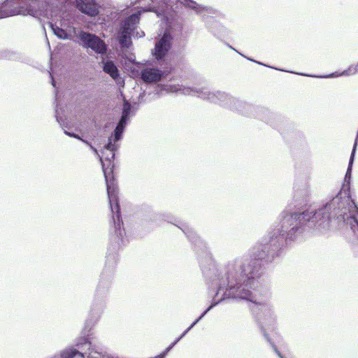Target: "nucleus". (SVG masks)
I'll return each instance as SVG.
<instances>
[{"label": "nucleus", "instance_id": "nucleus-18", "mask_svg": "<svg viewBox=\"0 0 358 358\" xmlns=\"http://www.w3.org/2000/svg\"><path fill=\"white\" fill-rule=\"evenodd\" d=\"M55 117H56V119H57V122L60 124V126L63 128L64 131V134L70 137H73V138H78V139H81V137L79 136L78 134L73 133V132H69L67 131H66L64 129V127H66L65 125H64V120H63V118L61 117L60 115V113H59V108H58V106H57V108L55 110Z\"/></svg>", "mask_w": 358, "mask_h": 358}, {"label": "nucleus", "instance_id": "nucleus-28", "mask_svg": "<svg viewBox=\"0 0 358 358\" xmlns=\"http://www.w3.org/2000/svg\"><path fill=\"white\" fill-rule=\"evenodd\" d=\"M352 232L355 234H358V228L357 229H350Z\"/></svg>", "mask_w": 358, "mask_h": 358}, {"label": "nucleus", "instance_id": "nucleus-20", "mask_svg": "<svg viewBox=\"0 0 358 358\" xmlns=\"http://www.w3.org/2000/svg\"><path fill=\"white\" fill-rule=\"evenodd\" d=\"M131 105L127 100H124L122 115L126 118H129L131 113Z\"/></svg>", "mask_w": 358, "mask_h": 358}, {"label": "nucleus", "instance_id": "nucleus-26", "mask_svg": "<svg viewBox=\"0 0 358 358\" xmlns=\"http://www.w3.org/2000/svg\"><path fill=\"white\" fill-rule=\"evenodd\" d=\"M354 207V211H355V217H356L358 219V206H353Z\"/></svg>", "mask_w": 358, "mask_h": 358}, {"label": "nucleus", "instance_id": "nucleus-9", "mask_svg": "<svg viewBox=\"0 0 358 358\" xmlns=\"http://www.w3.org/2000/svg\"><path fill=\"white\" fill-rule=\"evenodd\" d=\"M251 115L266 122V124H270L273 127H277V121L278 120V117L276 114L271 112L268 108L261 106H255V109L252 110V113L250 115Z\"/></svg>", "mask_w": 358, "mask_h": 358}, {"label": "nucleus", "instance_id": "nucleus-1", "mask_svg": "<svg viewBox=\"0 0 358 358\" xmlns=\"http://www.w3.org/2000/svg\"><path fill=\"white\" fill-rule=\"evenodd\" d=\"M185 234L197 252H201L205 258L200 261L203 275L209 287L215 290V296L219 303L227 300L245 301L250 302L251 311L260 331L271 347L274 343L266 327L273 328L276 322V315L273 305L268 301H259L257 292L265 283V267L261 266V272L256 277L250 271L248 266L238 268V262L242 264H251L243 258H235L223 265H218L213 257L207 243L199 237L193 228L187 224H174Z\"/></svg>", "mask_w": 358, "mask_h": 358}, {"label": "nucleus", "instance_id": "nucleus-37", "mask_svg": "<svg viewBox=\"0 0 358 358\" xmlns=\"http://www.w3.org/2000/svg\"><path fill=\"white\" fill-rule=\"evenodd\" d=\"M238 55H241V56H243V54H241V52H238Z\"/></svg>", "mask_w": 358, "mask_h": 358}, {"label": "nucleus", "instance_id": "nucleus-13", "mask_svg": "<svg viewBox=\"0 0 358 358\" xmlns=\"http://www.w3.org/2000/svg\"><path fill=\"white\" fill-rule=\"evenodd\" d=\"M218 297L214 295L212 300V303L202 313L201 315L196 319L192 324L183 331V333L174 341L175 343H177L180 340H181L206 314L209 312L213 307L219 304Z\"/></svg>", "mask_w": 358, "mask_h": 358}, {"label": "nucleus", "instance_id": "nucleus-35", "mask_svg": "<svg viewBox=\"0 0 358 358\" xmlns=\"http://www.w3.org/2000/svg\"><path fill=\"white\" fill-rule=\"evenodd\" d=\"M238 55H241V56H243V54H241V52H238Z\"/></svg>", "mask_w": 358, "mask_h": 358}, {"label": "nucleus", "instance_id": "nucleus-8", "mask_svg": "<svg viewBox=\"0 0 358 358\" xmlns=\"http://www.w3.org/2000/svg\"><path fill=\"white\" fill-rule=\"evenodd\" d=\"M171 70L172 68L170 66L165 67L164 70L154 67H146L141 71V78L145 83H155L166 77L171 72Z\"/></svg>", "mask_w": 358, "mask_h": 358}, {"label": "nucleus", "instance_id": "nucleus-34", "mask_svg": "<svg viewBox=\"0 0 358 358\" xmlns=\"http://www.w3.org/2000/svg\"><path fill=\"white\" fill-rule=\"evenodd\" d=\"M230 48H232L233 50H235V48H232V46H229Z\"/></svg>", "mask_w": 358, "mask_h": 358}, {"label": "nucleus", "instance_id": "nucleus-19", "mask_svg": "<svg viewBox=\"0 0 358 358\" xmlns=\"http://www.w3.org/2000/svg\"><path fill=\"white\" fill-rule=\"evenodd\" d=\"M51 28L54 32V34L59 38L61 39H66L68 38V34L66 33V31L65 30H64L63 29L56 26V25H54L52 24H51Z\"/></svg>", "mask_w": 358, "mask_h": 358}, {"label": "nucleus", "instance_id": "nucleus-4", "mask_svg": "<svg viewBox=\"0 0 358 358\" xmlns=\"http://www.w3.org/2000/svg\"><path fill=\"white\" fill-rule=\"evenodd\" d=\"M357 204L347 196L340 192L317 210H313L317 229H328L331 223L350 229L358 228V219L355 217L354 207Z\"/></svg>", "mask_w": 358, "mask_h": 358}, {"label": "nucleus", "instance_id": "nucleus-11", "mask_svg": "<svg viewBox=\"0 0 358 358\" xmlns=\"http://www.w3.org/2000/svg\"><path fill=\"white\" fill-rule=\"evenodd\" d=\"M77 7L82 13L90 16H96L99 13L94 0H77Z\"/></svg>", "mask_w": 358, "mask_h": 358}, {"label": "nucleus", "instance_id": "nucleus-7", "mask_svg": "<svg viewBox=\"0 0 358 358\" xmlns=\"http://www.w3.org/2000/svg\"><path fill=\"white\" fill-rule=\"evenodd\" d=\"M172 40L171 34L166 30L162 37L156 43L152 54L159 64L164 61L166 55L171 48Z\"/></svg>", "mask_w": 358, "mask_h": 358}, {"label": "nucleus", "instance_id": "nucleus-24", "mask_svg": "<svg viewBox=\"0 0 358 358\" xmlns=\"http://www.w3.org/2000/svg\"><path fill=\"white\" fill-rule=\"evenodd\" d=\"M176 343L175 342L172 343L168 348L165 349V350L162 352L166 356L168 352L175 346Z\"/></svg>", "mask_w": 358, "mask_h": 358}, {"label": "nucleus", "instance_id": "nucleus-17", "mask_svg": "<svg viewBox=\"0 0 358 358\" xmlns=\"http://www.w3.org/2000/svg\"><path fill=\"white\" fill-rule=\"evenodd\" d=\"M357 145V140H355V142L354 143L353 148H352V150L351 152V155L350 157L348 167L345 176V181L348 182H349L350 178H351L352 166V164L354 162V157H355V155L356 152Z\"/></svg>", "mask_w": 358, "mask_h": 358}, {"label": "nucleus", "instance_id": "nucleus-6", "mask_svg": "<svg viewBox=\"0 0 358 358\" xmlns=\"http://www.w3.org/2000/svg\"><path fill=\"white\" fill-rule=\"evenodd\" d=\"M78 37L80 41V44L85 48L92 50L99 55H105L108 50V46L99 36L94 34L80 31Z\"/></svg>", "mask_w": 358, "mask_h": 358}, {"label": "nucleus", "instance_id": "nucleus-12", "mask_svg": "<svg viewBox=\"0 0 358 358\" xmlns=\"http://www.w3.org/2000/svg\"><path fill=\"white\" fill-rule=\"evenodd\" d=\"M231 105L229 106V109L236 110L245 115H250L252 110L255 109V106L235 97H233Z\"/></svg>", "mask_w": 358, "mask_h": 358}, {"label": "nucleus", "instance_id": "nucleus-2", "mask_svg": "<svg viewBox=\"0 0 358 358\" xmlns=\"http://www.w3.org/2000/svg\"><path fill=\"white\" fill-rule=\"evenodd\" d=\"M310 196V189L308 184L296 185L293 201L294 208L299 210H283L278 218V222H275L252 247L250 257H242L251 264H244L238 262L237 268L248 266L250 271H253L252 273L257 277L259 275L258 272H261V266L278 262L288 245L301 240L306 231L317 229L313 210L301 211V208L308 204Z\"/></svg>", "mask_w": 358, "mask_h": 358}, {"label": "nucleus", "instance_id": "nucleus-25", "mask_svg": "<svg viewBox=\"0 0 358 358\" xmlns=\"http://www.w3.org/2000/svg\"><path fill=\"white\" fill-rule=\"evenodd\" d=\"M90 148L94 152V154L96 155H97L99 157H100V155L99 154V152L96 150V148H95L92 145H90Z\"/></svg>", "mask_w": 358, "mask_h": 358}, {"label": "nucleus", "instance_id": "nucleus-27", "mask_svg": "<svg viewBox=\"0 0 358 358\" xmlns=\"http://www.w3.org/2000/svg\"><path fill=\"white\" fill-rule=\"evenodd\" d=\"M79 140L81 141L82 142H83L85 144L89 145V146H90V145H92L89 141H86V140H85V139H83L82 138H81V139H79Z\"/></svg>", "mask_w": 358, "mask_h": 358}, {"label": "nucleus", "instance_id": "nucleus-21", "mask_svg": "<svg viewBox=\"0 0 358 358\" xmlns=\"http://www.w3.org/2000/svg\"><path fill=\"white\" fill-rule=\"evenodd\" d=\"M124 130L122 129V128H118L115 127L113 134L110 136L112 137V143H116L120 141L122 138V134Z\"/></svg>", "mask_w": 358, "mask_h": 358}, {"label": "nucleus", "instance_id": "nucleus-29", "mask_svg": "<svg viewBox=\"0 0 358 358\" xmlns=\"http://www.w3.org/2000/svg\"><path fill=\"white\" fill-rule=\"evenodd\" d=\"M247 59H248V60H250V61L257 62V63H258L259 64L264 65V64H262L261 62H257V61H255V60H254V59H250V58H248V57H247Z\"/></svg>", "mask_w": 358, "mask_h": 358}, {"label": "nucleus", "instance_id": "nucleus-3", "mask_svg": "<svg viewBox=\"0 0 358 358\" xmlns=\"http://www.w3.org/2000/svg\"><path fill=\"white\" fill-rule=\"evenodd\" d=\"M118 145L112 143V137H109L108 143L101 150L99 159L101 162L102 170L104 174L108 197L109 200L111 213L113 214V224L110 227L109 232L111 243L115 248L120 247L126 241L124 239L125 230L120 215V207L118 201L117 189L113 178V160L115 152L117 150Z\"/></svg>", "mask_w": 358, "mask_h": 358}, {"label": "nucleus", "instance_id": "nucleus-31", "mask_svg": "<svg viewBox=\"0 0 358 358\" xmlns=\"http://www.w3.org/2000/svg\"><path fill=\"white\" fill-rule=\"evenodd\" d=\"M299 75H301V76H310V75H308V74H305V73H299ZM312 77H315V76H311Z\"/></svg>", "mask_w": 358, "mask_h": 358}, {"label": "nucleus", "instance_id": "nucleus-23", "mask_svg": "<svg viewBox=\"0 0 358 358\" xmlns=\"http://www.w3.org/2000/svg\"><path fill=\"white\" fill-rule=\"evenodd\" d=\"M272 349L273 350L274 352L278 355L279 358H285V357L282 355V353L278 350L277 346L275 345V343H272L271 346Z\"/></svg>", "mask_w": 358, "mask_h": 358}, {"label": "nucleus", "instance_id": "nucleus-16", "mask_svg": "<svg viewBox=\"0 0 358 358\" xmlns=\"http://www.w3.org/2000/svg\"><path fill=\"white\" fill-rule=\"evenodd\" d=\"M162 220H167L168 222L172 223L171 221L168 220L166 215L159 213H152L148 222V224H150L152 227H155L159 225L158 222Z\"/></svg>", "mask_w": 358, "mask_h": 358}, {"label": "nucleus", "instance_id": "nucleus-32", "mask_svg": "<svg viewBox=\"0 0 358 358\" xmlns=\"http://www.w3.org/2000/svg\"><path fill=\"white\" fill-rule=\"evenodd\" d=\"M230 48H232L233 50H235V48H232V46H229Z\"/></svg>", "mask_w": 358, "mask_h": 358}, {"label": "nucleus", "instance_id": "nucleus-22", "mask_svg": "<svg viewBox=\"0 0 358 358\" xmlns=\"http://www.w3.org/2000/svg\"><path fill=\"white\" fill-rule=\"evenodd\" d=\"M129 122V118H126L123 116H121L116 127L118 128H122V129L124 130L126 126Z\"/></svg>", "mask_w": 358, "mask_h": 358}, {"label": "nucleus", "instance_id": "nucleus-15", "mask_svg": "<svg viewBox=\"0 0 358 358\" xmlns=\"http://www.w3.org/2000/svg\"><path fill=\"white\" fill-rule=\"evenodd\" d=\"M0 59H7L14 61H23L24 56L20 52L6 50L0 52Z\"/></svg>", "mask_w": 358, "mask_h": 358}, {"label": "nucleus", "instance_id": "nucleus-14", "mask_svg": "<svg viewBox=\"0 0 358 358\" xmlns=\"http://www.w3.org/2000/svg\"><path fill=\"white\" fill-rule=\"evenodd\" d=\"M103 71L110 75V76L115 80H117L120 78V72L113 61H106L103 65Z\"/></svg>", "mask_w": 358, "mask_h": 358}, {"label": "nucleus", "instance_id": "nucleus-5", "mask_svg": "<svg viewBox=\"0 0 358 358\" xmlns=\"http://www.w3.org/2000/svg\"><path fill=\"white\" fill-rule=\"evenodd\" d=\"M164 90L168 92H179L184 95L196 96L203 100L229 108L231 106L233 96L220 90H210L208 87H185L179 85H167Z\"/></svg>", "mask_w": 358, "mask_h": 358}, {"label": "nucleus", "instance_id": "nucleus-36", "mask_svg": "<svg viewBox=\"0 0 358 358\" xmlns=\"http://www.w3.org/2000/svg\"><path fill=\"white\" fill-rule=\"evenodd\" d=\"M238 55H241V56H243V54H241V52H238Z\"/></svg>", "mask_w": 358, "mask_h": 358}, {"label": "nucleus", "instance_id": "nucleus-30", "mask_svg": "<svg viewBox=\"0 0 358 358\" xmlns=\"http://www.w3.org/2000/svg\"><path fill=\"white\" fill-rule=\"evenodd\" d=\"M52 85L54 87H55V81L54 80L53 78L52 77Z\"/></svg>", "mask_w": 358, "mask_h": 358}, {"label": "nucleus", "instance_id": "nucleus-33", "mask_svg": "<svg viewBox=\"0 0 358 358\" xmlns=\"http://www.w3.org/2000/svg\"><path fill=\"white\" fill-rule=\"evenodd\" d=\"M230 48H232L233 50H235V48H232V46H229Z\"/></svg>", "mask_w": 358, "mask_h": 358}, {"label": "nucleus", "instance_id": "nucleus-10", "mask_svg": "<svg viewBox=\"0 0 358 358\" xmlns=\"http://www.w3.org/2000/svg\"><path fill=\"white\" fill-rule=\"evenodd\" d=\"M206 27L214 36L219 39L227 36L229 34L227 27L211 17L206 20Z\"/></svg>", "mask_w": 358, "mask_h": 358}]
</instances>
